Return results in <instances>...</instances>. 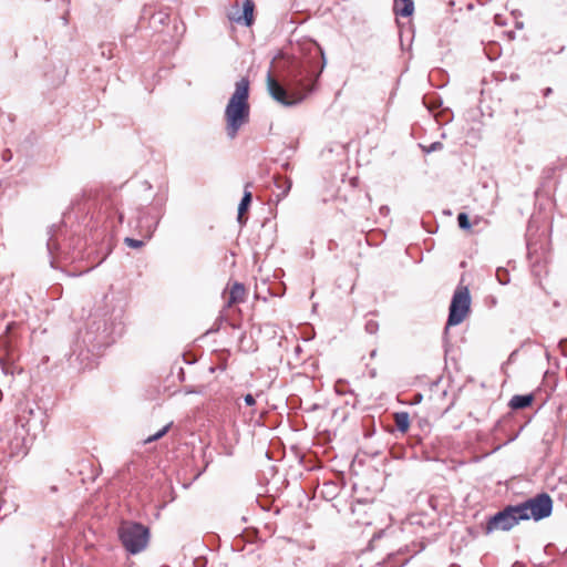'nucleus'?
I'll return each instance as SVG.
<instances>
[{"label": "nucleus", "instance_id": "obj_1", "mask_svg": "<svg viewBox=\"0 0 567 567\" xmlns=\"http://www.w3.org/2000/svg\"><path fill=\"white\" fill-rule=\"evenodd\" d=\"M324 66L326 58L321 47L316 41H305L299 45L298 52L287 61L284 83L268 72V92L284 106L297 105L316 90Z\"/></svg>", "mask_w": 567, "mask_h": 567}, {"label": "nucleus", "instance_id": "obj_2", "mask_svg": "<svg viewBox=\"0 0 567 567\" xmlns=\"http://www.w3.org/2000/svg\"><path fill=\"white\" fill-rule=\"evenodd\" d=\"M249 80L241 78L235 84V91L231 94L226 109V134L230 140H234L239 130L249 122L250 106H249Z\"/></svg>", "mask_w": 567, "mask_h": 567}, {"label": "nucleus", "instance_id": "obj_3", "mask_svg": "<svg viewBox=\"0 0 567 567\" xmlns=\"http://www.w3.org/2000/svg\"><path fill=\"white\" fill-rule=\"evenodd\" d=\"M118 538L127 553L136 555L147 547L150 529L141 523L122 522L118 527Z\"/></svg>", "mask_w": 567, "mask_h": 567}, {"label": "nucleus", "instance_id": "obj_4", "mask_svg": "<svg viewBox=\"0 0 567 567\" xmlns=\"http://www.w3.org/2000/svg\"><path fill=\"white\" fill-rule=\"evenodd\" d=\"M523 520L533 518L540 520L548 517L553 512V499L547 493H540L517 504Z\"/></svg>", "mask_w": 567, "mask_h": 567}, {"label": "nucleus", "instance_id": "obj_5", "mask_svg": "<svg viewBox=\"0 0 567 567\" xmlns=\"http://www.w3.org/2000/svg\"><path fill=\"white\" fill-rule=\"evenodd\" d=\"M471 296L466 287H458L452 297L445 331L450 327L457 326L464 321L470 313Z\"/></svg>", "mask_w": 567, "mask_h": 567}, {"label": "nucleus", "instance_id": "obj_6", "mask_svg": "<svg viewBox=\"0 0 567 567\" xmlns=\"http://www.w3.org/2000/svg\"><path fill=\"white\" fill-rule=\"evenodd\" d=\"M523 517L517 505H508L503 511H499L494 516L489 517L485 533L491 534L495 530H509L517 525Z\"/></svg>", "mask_w": 567, "mask_h": 567}, {"label": "nucleus", "instance_id": "obj_7", "mask_svg": "<svg viewBox=\"0 0 567 567\" xmlns=\"http://www.w3.org/2000/svg\"><path fill=\"white\" fill-rule=\"evenodd\" d=\"M254 8L255 3L252 0H246L244 2L243 7V14L239 17H233L231 20H234L237 23H243L245 25H250L254 20Z\"/></svg>", "mask_w": 567, "mask_h": 567}, {"label": "nucleus", "instance_id": "obj_8", "mask_svg": "<svg viewBox=\"0 0 567 567\" xmlns=\"http://www.w3.org/2000/svg\"><path fill=\"white\" fill-rule=\"evenodd\" d=\"M393 12L395 16L410 17L414 12L413 0H394Z\"/></svg>", "mask_w": 567, "mask_h": 567}, {"label": "nucleus", "instance_id": "obj_9", "mask_svg": "<svg viewBox=\"0 0 567 567\" xmlns=\"http://www.w3.org/2000/svg\"><path fill=\"white\" fill-rule=\"evenodd\" d=\"M246 289L240 282H235L229 292L228 306L245 301Z\"/></svg>", "mask_w": 567, "mask_h": 567}, {"label": "nucleus", "instance_id": "obj_10", "mask_svg": "<svg viewBox=\"0 0 567 567\" xmlns=\"http://www.w3.org/2000/svg\"><path fill=\"white\" fill-rule=\"evenodd\" d=\"M534 401V395L530 393V394H517V395H514L511 401H509V406L513 409V410H522V409H525L527 406H529Z\"/></svg>", "mask_w": 567, "mask_h": 567}, {"label": "nucleus", "instance_id": "obj_11", "mask_svg": "<svg viewBox=\"0 0 567 567\" xmlns=\"http://www.w3.org/2000/svg\"><path fill=\"white\" fill-rule=\"evenodd\" d=\"M252 199V195L249 190L245 189L244 196L238 205V215L237 220L239 224H245L246 219L244 218L245 213L247 212Z\"/></svg>", "mask_w": 567, "mask_h": 567}, {"label": "nucleus", "instance_id": "obj_12", "mask_svg": "<svg viewBox=\"0 0 567 567\" xmlns=\"http://www.w3.org/2000/svg\"><path fill=\"white\" fill-rule=\"evenodd\" d=\"M399 556V553L390 554L383 563H380L374 567H402L409 561V558L400 560Z\"/></svg>", "mask_w": 567, "mask_h": 567}, {"label": "nucleus", "instance_id": "obj_13", "mask_svg": "<svg viewBox=\"0 0 567 567\" xmlns=\"http://www.w3.org/2000/svg\"><path fill=\"white\" fill-rule=\"evenodd\" d=\"M395 425L400 432H405L410 425V417L406 412H400L395 414Z\"/></svg>", "mask_w": 567, "mask_h": 567}, {"label": "nucleus", "instance_id": "obj_14", "mask_svg": "<svg viewBox=\"0 0 567 567\" xmlns=\"http://www.w3.org/2000/svg\"><path fill=\"white\" fill-rule=\"evenodd\" d=\"M457 223H458V227L461 229H470L471 228V223H470V219H468V216L467 214L465 213H460L458 216H457Z\"/></svg>", "mask_w": 567, "mask_h": 567}, {"label": "nucleus", "instance_id": "obj_15", "mask_svg": "<svg viewBox=\"0 0 567 567\" xmlns=\"http://www.w3.org/2000/svg\"><path fill=\"white\" fill-rule=\"evenodd\" d=\"M171 427V424H167L165 425L163 429H161L158 432H156L155 434L151 435L146 442H154V441H157L159 440L161 437H163L169 430Z\"/></svg>", "mask_w": 567, "mask_h": 567}, {"label": "nucleus", "instance_id": "obj_16", "mask_svg": "<svg viewBox=\"0 0 567 567\" xmlns=\"http://www.w3.org/2000/svg\"><path fill=\"white\" fill-rule=\"evenodd\" d=\"M124 244L126 246H128L130 248H134V249L142 248L144 246V241L143 240L134 239V238H131V237H126L124 239Z\"/></svg>", "mask_w": 567, "mask_h": 567}, {"label": "nucleus", "instance_id": "obj_17", "mask_svg": "<svg viewBox=\"0 0 567 567\" xmlns=\"http://www.w3.org/2000/svg\"><path fill=\"white\" fill-rule=\"evenodd\" d=\"M443 148V144L441 142H434L429 146H422L424 153L430 154L432 152H436Z\"/></svg>", "mask_w": 567, "mask_h": 567}, {"label": "nucleus", "instance_id": "obj_18", "mask_svg": "<svg viewBox=\"0 0 567 567\" xmlns=\"http://www.w3.org/2000/svg\"><path fill=\"white\" fill-rule=\"evenodd\" d=\"M346 385H347L346 381H343V380L337 381V383L334 385L336 392L340 395L346 394L347 393Z\"/></svg>", "mask_w": 567, "mask_h": 567}, {"label": "nucleus", "instance_id": "obj_19", "mask_svg": "<svg viewBox=\"0 0 567 567\" xmlns=\"http://www.w3.org/2000/svg\"><path fill=\"white\" fill-rule=\"evenodd\" d=\"M204 390H205V386L200 385L198 388H194V386H186L185 388V392L186 393H197V394H202L204 393Z\"/></svg>", "mask_w": 567, "mask_h": 567}, {"label": "nucleus", "instance_id": "obj_20", "mask_svg": "<svg viewBox=\"0 0 567 567\" xmlns=\"http://www.w3.org/2000/svg\"><path fill=\"white\" fill-rule=\"evenodd\" d=\"M558 349L561 355L567 358V338L559 341Z\"/></svg>", "mask_w": 567, "mask_h": 567}, {"label": "nucleus", "instance_id": "obj_21", "mask_svg": "<svg viewBox=\"0 0 567 567\" xmlns=\"http://www.w3.org/2000/svg\"><path fill=\"white\" fill-rule=\"evenodd\" d=\"M377 328H378V324L373 321H369L365 326L367 331L370 333H374Z\"/></svg>", "mask_w": 567, "mask_h": 567}, {"label": "nucleus", "instance_id": "obj_22", "mask_svg": "<svg viewBox=\"0 0 567 567\" xmlns=\"http://www.w3.org/2000/svg\"><path fill=\"white\" fill-rule=\"evenodd\" d=\"M244 401H245V403H246L247 405H249V406H251V405H254V404L256 403V400H255V398L252 396V394H246V395L244 396Z\"/></svg>", "mask_w": 567, "mask_h": 567}, {"label": "nucleus", "instance_id": "obj_23", "mask_svg": "<svg viewBox=\"0 0 567 567\" xmlns=\"http://www.w3.org/2000/svg\"><path fill=\"white\" fill-rule=\"evenodd\" d=\"M290 188H291V182L289 179H286L285 185H284L282 196H286L288 194V192L290 190Z\"/></svg>", "mask_w": 567, "mask_h": 567}, {"label": "nucleus", "instance_id": "obj_24", "mask_svg": "<svg viewBox=\"0 0 567 567\" xmlns=\"http://www.w3.org/2000/svg\"><path fill=\"white\" fill-rule=\"evenodd\" d=\"M11 157H12V154H11V152H10L9 150H7V151H4V152H3V154H2V158H3L4 161H10V159H11Z\"/></svg>", "mask_w": 567, "mask_h": 567}, {"label": "nucleus", "instance_id": "obj_25", "mask_svg": "<svg viewBox=\"0 0 567 567\" xmlns=\"http://www.w3.org/2000/svg\"><path fill=\"white\" fill-rule=\"evenodd\" d=\"M501 272H502V271L498 269V270H497V278H498V281H499L502 285H505V284L507 282V279H503V278L501 277Z\"/></svg>", "mask_w": 567, "mask_h": 567}, {"label": "nucleus", "instance_id": "obj_26", "mask_svg": "<svg viewBox=\"0 0 567 567\" xmlns=\"http://www.w3.org/2000/svg\"><path fill=\"white\" fill-rule=\"evenodd\" d=\"M553 93L551 87H546L543 92L544 96H549Z\"/></svg>", "mask_w": 567, "mask_h": 567}, {"label": "nucleus", "instance_id": "obj_27", "mask_svg": "<svg viewBox=\"0 0 567 567\" xmlns=\"http://www.w3.org/2000/svg\"><path fill=\"white\" fill-rule=\"evenodd\" d=\"M48 249L51 251L52 249V243L51 241H48Z\"/></svg>", "mask_w": 567, "mask_h": 567}, {"label": "nucleus", "instance_id": "obj_28", "mask_svg": "<svg viewBox=\"0 0 567 567\" xmlns=\"http://www.w3.org/2000/svg\"><path fill=\"white\" fill-rule=\"evenodd\" d=\"M503 272H504V275H502V278H505V275H507V271L504 270Z\"/></svg>", "mask_w": 567, "mask_h": 567}, {"label": "nucleus", "instance_id": "obj_29", "mask_svg": "<svg viewBox=\"0 0 567 567\" xmlns=\"http://www.w3.org/2000/svg\"><path fill=\"white\" fill-rule=\"evenodd\" d=\"M503 272H504V275H502V278H505V275H507V271L504 270Z\"/></svg>", "mask_w": 567, "mask_h": 567}]
</instances>
